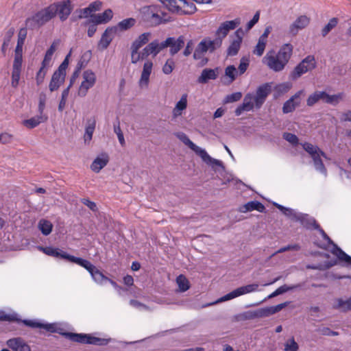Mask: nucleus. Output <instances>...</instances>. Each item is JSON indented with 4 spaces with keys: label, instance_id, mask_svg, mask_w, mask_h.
<instances>
[{
    "label": "nucleus",
    "instance_id": "20e7f679",
    "mask_svg": "<svg viewBox=\"0 0 351 351\" xmlns=\"http://www.w3.org/2000/svg\"><path fill=\"white\" fill-rule=\"evenodd\" d=\"M40 329H44L51 333H58L73 342L88 345L90 343L91 334L65 331L62 328L60 327L59 324L56 322L49 323L43 320Z\"/></svg>",
    "mask_w": 351,
    "mask_h": 351
},
{
    "label": "nucleus",
    "instance_id": "6e6d98bb",
    "mask_svg": "<svg viewBox=\"0 0 351 351\" xmlns=\"http://www.w3.org/2000/svg\"><path fill=\"white\" fill-rule=\"evenodd\" d=\"M299 346L293 337L289 339L285 343V351H298Z\"/></svg>",
    "mask_w": 351,
    "mask_h": 351
},
{
    "label": "nucleus",
    "instance_id": "f3484780",
    "mask_svg": "<svg viewBox=\"0 0 351 351\" xmlns=\"http://www.w3.org/2000/svg\"><path fill=\"white\" fill-rule=\"evenodd\" d=\"M302 93V90H298L283 104L282 112L284 114H289L293 112L295 108L300 105V96Z\"/></svg>",
    "mask_w": 351,
    "mask_h": 351
},
{
    "label": "nucleus",
    "instance_id": "2eb2a0df",
    "mask_svg": "<svg viewBox=\"0 0 351 351\" xmlns=\"http://www.w3.org/2000/svg\"><path fill=\"white\" fill-rule=\"evenodd\" d=\"M271 90V84L269 82L264 83L257 88L256 95L254 97L256 108H260L263 106Z\"/></svg>",
    "mask_w": 351,
    "mask_h": 351
},
{
    "label": "nucleus",
    "instance_id": "a19ab883",
    "mask_svg": "<svg viewBox=\"0 0 351 351\" xmlns=\"http://www.w3.org/2000/svg\"><path fill=\"white\" fill-rule=\"evenodd\" d=\"M176 283L180 292H185L189 290L191 287L189 280L183 274H180L177 276Z\"/></svg>",
    "mask_w": 351,
    "mask_h": 351
},
{
    "label": "nucleus",
    "instance_id": "4468645a",
    "mask_svg": "<svg viewBox=\"0 0 351 351\" xmlns=\"http://www.w3.org/2000/svg\"><path fill=\"white\" fill-rule=\"evenodd\" d=\"M241 24V19L236 18L233 20L226 21L221 23L215 32V36L221 38L223 40L231 30L236 29Z\"/></svg>",
    "mask_w": 351,
    "mask_h": 351
},
{
    "label": "nucleus",
    "instance_id": "c756f323",
    "mask_svg": "<svg viewBox=\"0 0 351 351\" xmlns=\"http://www.w3.org/2000/svg\"><path fill=\"white\" fill-rule=\"evenodd\" d=\"M116 34L114 32V27H108L101 35L100 40L99 42V47L101 49H106L110 45L112 40V34Z\"/></svg>",
    "mask_w": 351,
    "mask_h": 351
},
{
    "label": "nucleus",
    "instance_id": "1a4fd4ad",
    "mask_svg": "<svg viewBox=\"0 0 351 351\" xmlns=\"http://www.w3.org/2000/svg\"><path fill=\"white\" fill-rule=\"evenodd\" d=\"M0 321L15 322L16 324L22 323L26 327L32 329H40L43 322V319H21L19 315L16 312L5 313L3 311H0Z\"/></svg>",
    "mask_w": 351,
    "mask_h": 351
},
{
    "label": "nucleus",
    "instance_id": "4be33fe9",
    "mask_svg": "<svg viewBox=\"0 0 351 351\" xmlns=\"http://www.w3.org/2000/svg\"><path fill=\"white\" fill-rule=\"evenodd\" d=\"M6 344L13 351H31L29 346L21 337L10 339Z\"/></svg>",
    "mask_w": 351,
    "mask_h": 351
},
{
    "label": "nucleus",
    "instance_id": "774afa93",
    "mask_svg": "<svg viewBox=\"0 0 351 351\" xmlns=\"http://www.w3.org/2000/svg\"><path fill=\"white\" fill-rule=\"evenodd\" d=\"M317 332L321 334L322 335H324V336H328V337H331V336H338L339 335V333L337 331H335V330H332L330 328L328 327H322V328H319L317 329Z\"/></svg>",
    "mask_w": 351,
    "mask_h": 351
},
{
    "label": "nucleus",
    "instance_id": "b1692460",
    "mask_svg": "<svg viewBox=\"0 0 351 351\" xmlns=\"http://www.w3.org/2000/svg\"><path fill=\"white\" fill-rule=\"evenodd\" d=\"M309 23V19L305 15L298 16L289 27V33L296 35L300 29L306 27Z\"/></svg>",
    "mask_w": 351,
    "mask_h": 351
},
{
    "label": "nucleus",
    "instance_id": "f8f14e48",
    "mask_svg": "<svg viewBox=\"0 0 351 351\" xmlns=\"http://www.w3.org/2000/svg\"><path fill=\"white\" fill-rule=\"evenodd\" d=\"M82 76L83 81L78 90V96L80 97H84L87 95L88 90L94 86L97 80L95 73L90 69L85 70Z\"/></svg>",
    "mask_w": 351,
    "mask_h": 351
},
{
    "label": "nucleus",
    "instance_id": "c9c22d12",
    "mask_svg": "<svg viewBox=\"0 0 351 351\" xmlns=\"http://www.w3.org/2000/svg\"><path fill=\"white\" fill-rule=\"evenodd\" d=\"M209 51L208 45L207 42V38H205L202 40L196 48L194 50L193 58L195 60H201L203 58L204 53Z\"/></svg>",
    "mask_w": 351,
    "mask_h": 351
},
{
    "label": "nucleus",
    "instance_id": "a18cd8bd",
    "mask_svg": "<svg viewBox=\"0 0 351 351\" xmlns=\"http://www.w3.org/2000/svg\"><path fill=\"white\" fill-rule=\"evenodd\" d=\"M239 72L233 64L228 65L225 69V76L229 78L228 83L233 82L237 77Z\"/></svg>",
    "mask_w": 351,
    "mask_h": 351
},
{
    "label": "nucleus",
    "instance_id": "c03bdc74",
    "mask_svg": "<svg viewBox=\"0 0 351 351\" xmlns=\"http://www.w3.org/2000/svg\"><path fill=\"white\" fill-rule=\"evenodd\" d=\"M258 285L256 283L246 285L244 286L239 287L237 288V291L239 293V295H243L245 294L250 293L252 292H255L258 290Z\"/></svg>",
    "mask_w": 351,
    "mask_h": 351
},
{
    "label": "nucleus",
    "instance_id": "de8ad7c7",
    "mask_svg": "<svg viewBox=\"0 0 351 351\" xmlns=\"http://www.w3.org/2000/svg\"><path fill=\"white\" fill-rule=\"evenodd\" d=\"M182 4H183L184 9L182 8L181 14L191 15L194 14L197 10L196 6L193 1H187L186 0H182Z\"/></svg>",
    "mask_w": 351,
    "mask_h": 351
},
{
    "label": "nucleus",
    "instance_id": "69168bd1",
    "mask_svg": "<svg viewBox=\"0 0 351 351\" xmlns=\"http://www.w3.org/2000/svg\"><path fill=\"white\" fill-rule=\"evenodd\" d=\"M280 310L278 305L276 306H267L263 308V312L264 317H269L271 315H274L276 313L280 312Z\"/></svg>",
    "mask_w": 351,
    "mask_h": 351
},
{
    "label": "nucleus",
    "instance_id": "5fc2aeb1",
    "mask_svg": "<svg viewBox=\"0 0 351 351\" xmlns=\"http://www.w3.org/2000/svg\"><path fill=\"white\" fill-rule=\"evenodd\" d=\"M149 51L153 56H156L160 52V49L158 45V40L155 39L147 45Z\"/></svg>",
    "mask_w": 351,
    "mask_h": 351
},
{
    "label": "nucleus",
    "instance_id": "473e14b6",
    "mask_svg": "<svg viewBox=\"0 0 351 351\" xmlns=\"http://www.w3.org/2000/svg\"><path fill=\"white\" fill-rule=\"evenodd\" d=\"M327 92L326 90H316L313 93L308 95L306 99V105L309 107L313 106L319 101L325 103Z\"/></svg>",
    "mask_w": 351,
    "mask_h": 351
},
{
    "label": "nucleus",
    "instance_id": "680f3d73",
    "mask_svg": "<svg viewBox=\"0 0 351 351\" xmlns=\"http://www.w3.org/2000/svg\"><path fill=\"white\" fill-rule=\"evenodd\" d=\"M187 107V95L183 94L180 100L176 103L175 108L176 111H183Z\"/></svg>",
    "mask_w": 351,
    "mask_h": 351
},
{
    "label": "nucleus",
    "instance_id": "338daca9",
    "mask_svg": "<svg viewBox=\"0 0 351 351\" xmlns=\"http://www.w3.org/2000/svg\"><path fill=\"white\" fill-rule=\"evenodd\" d=\"M237 297H239V295L237 289H235L233 291L221 297L219 299H218L217 302H226L236 298Z\"/></svg>",
    "mask_w": 351,
    "mask_h": 351
},
{
    "label": "nucleus",
    "instance_id": "72a5a7b5",
    "mask_svg": "<svg viewBox=\"0 0 351 351\" xmlns=\"http://www.w3.org/2000/svg\"><path fill=\"white\" fill-rule=\"evenodd\" d=\"M136 23V20L134 18L130 17L119 21L116 25L111 26L114 27V32L118 31L125 32L130 29Z\"/></svg>",
    "mask_w": 351,
    "mask_h": 351
},
{
    "label": "nucleus",
    "instance_id": "f704fd0d",
    "mask_svg": "<svg viewBox=\"0 0 351 351\" xmlns=\"http://www.w3.org/2000/svg\"><path fill=\"white\" fill-rule=\"evenodd\" d=\"M96 127V119L95 117H90L87 119L86 126H85V133L84 136V143H86L87 141H90L93 138V135Z\"/></svg>",
    "mask_w": 351,
    "mask_h": 351
},
{
    "label": "nucleus",
    "instance_id": "393cba45",
    "mask_svg": "<svg viewBox=\"0 0 351 351\" xmlns=\"http://www.w3.org/2000/svg\"><path fill=\"white\" fill-rule=\"evenodd\" d=\"M218 67L215 69L206 68L203 69L197 78V82L200 84H206L210 80H216L218 77Z\"/></svg>",
    "mask_w": 351,
    "mask_h": 351
},
{
    "label": "nucleus",
    "instance_id": "f257e3e1",
    "mask_svg": "<svg viewBox=\"0 0 351 351\" xmlns=\"http://www.w3.org/2000/svg\"><path fill=\"white\" fill-rule=\"evenodd\" d=\"M38 249L47 256L62 260L66 263L74 264L85 269L90 275L92 280L97 285H103L109 280L97 267L86 258L75 256L53 246H38Z\"/></svg>",
    "mask_w": 351,
    "mask_h": 351
},
{
    "label": "nucleus",
    "instance_id": "423d86ee",
    "mask_svg": "<svg viewBox=\"0 0 351 351\" xmlns=\"http://www.w3.org/2000/svg\"><path fill=\"white\" fill-rule=\"evenodd\" d=\"M317 67V62L313 55H308L303 58L290 72L289 78L295 81L302 75L311 71Z\"/></svg>",
    "mask_w": 351,
    "mask_h": 351
},
{
    "label": "nucleus",
    "instance_id": "a878e982",
    "mask_svg": "<svg viewBox=\"0 0 351 351\" xmlns=\"http://www.w3.org/2000/svg\"><path fill=\"white\" fill-rule=\"evenodd\" d=\"M253 210L264 213L265 211V207L264 204L261 202L257 200H252L245 203L239 209V211L241 213H247Z\"/></svg>",
    "mask_w": 351,
    "mask_h": 351
},
{
    "label": "nucleus",
    "instance_id": "2f4dec72",
    "mask_svg": "<svg viewBox=\"0 0 351 351\" xmlns=\"http://www.w3.org/2000/svg\"><path fill=\"white\" fill-rule=\"evenodd\" d=\"M47 119V115L38 113L36 116L23 120V124L29 129H33L37 127L40 123H45Z\"/></svg>",
    "mask_w": 351,
    "mask_h": 351
},
{
    "label": "nucleus",
    "instance_id": "ddd939ff",
    "mask_svg": "<svg viewBox=\"0 0 351 351\" xmlns=\"http://www.w3.org/2000/svg\"><path fill=\"white\" fill-rule=\"evenodd\" d=\"M244 32L241 27L237 28L230 37H234L231 40L230 45L227 48L226 53L228 56H234L239 53L243 42Z\"/></svg>",
    "mask_w": 351,
    "mask_h": 351
},
{
    "label": "nucleus",
    "instance_id": "0e129e2a",
    "mask_svg": "<svg viewBox=\"0 0 351 351\" xmlns=\"http://www.w3.org/2000/svg\"><path fill=\"white\" fill-rule=\"evenodd\" d=\"M250 64V60L245 57H242L240 60L239 64V75L243 74L247 69Z\"/></svg>",
    "mask_w": 351,
    "mask_h": 351
},
{
    "label": "nucleus",
    "instance_id": "9b49d317",
    "mask_svg": "<svg viewBox=\"0 0 351 351\" xmlns=\"http://www.w3.org/2000/svg\"><path fill=\"white\" fill-rule=\"evenodd\" d=\"M145 14L147 20L151 21L154 25H158L170 21L169 19L167 18V14L158 5H151L148 6Z\"/></svg>",
    "mask_w": 351,
    "mask_h": 351
},
{
    "label": "nucleus",
    "instance_id": "9d476101",
    "mask_svg": "<svg viewBox=\"0 0 351 351\" xmlns=\"http://www.w3.org/2000/svg\"><path fill=\"white\" fill-rule=\"evenodd\" d=\"M49 8L52 12L53 18L58 15L59 19L62 22L65 21L69 18L73 10V5L71 0H62L53 2L49 4Z\"/></svg>",
    "mask_w": 351,
    "mask_h": 351
},
{
    "label": "nucleus",
    "instance_id": "603ef678",
    "mask_svg": "<svg viewBox=\"0 0 351 351\" xmlns=\"http://www.w3.org/2000/svg\"><path fill=\"white\" fill-rule=\"evenodd\" d=\"M338 23V19L333 17L329 20L327 24L322 29V35L326 36L334 27L337 26Z\"/></svg>",
    "mask_w": 351,
    "mask_h": 351
},
{
    "label": "nucleus",
    "instance_id": "49530a36",
    "mask_svg": "<svg viewBox=\"0 0 351 351\" xmlns=\"http://www.w3.org/2000/svg\"><path fill=\"white\" fill-rule=\"evenodd\" d=\"M114 341V340L112 338L96 337L91 334L89 345L104 346L108 345L109 343Z\"/></svg>",
    "mask_w": 351,
    "mask_h": 351
},
{
    "label": "nucleus",
    "instance_id": "4d7b16f0",
    "mask_svg": "<svg viewBox=\"0 0 351 351\" xmlns=\"http://www.w3.org/2000/svg\"><path fill=\"white\" fill-rule=\"evenodd\" d=\"M283 138L291 144L293 146H297L299 145V138L298 137L293 133L290 132H284L282 134Z\"/></svg>",
    "mask_w": 351,
    "mask_h": 351
},
{
    "label": "nucleus",
    "instance_id": "e2e57ef3",
    "mask_svg": "<svg viewBox=\"0 0 351 351\" xmlns=\"http://www.w3.org/2000/svg\"><path fill=\"white\" fill-rule=\"evenodd\" d=\"M46 99H47L46 95L44 93H40L39 98H38V113L40 114H44L43 112H44V110L45 108Z\"/></svg>",
    "mask_w": 351,
    "mask_h": 351
},
{
    "label": "nucleus",
    "instance_id": "864d4df0",
    "mask_svg": "<svg viewBox=\"0 0 351 351\" xmlns=\"http://www.w3.org/2000/svg\"><path fill=\"white\" fill-rule=\"evenodd\" d=\"M48 68L46 66H40L38 71L36 72V82L38 86L41 85L45 80V77L46 76V74L47 73Z\"/></svg>",
    "mask_w": 351,
    "mask_h": 351
},
{
    "label": "nucleus",
    "instance_id": "5701e85b",
    "mask_svg": "<svg viewBox=\"0 0 351 351\" xmlns=\"http://www.w3.org/2000/svg\"><path fill=\"white\" fill-rule=\"evenodd\" d=\"M169 40L168 47L169 48L171 56L178 53L184 45V38L183 36H180L178 38L169 36Z\"/></svg>",
    "mask_w": 351,
    "mask_h": 351
},
{
    "label": "nucleus",
    "instance_id": "f03ea898",
    "mask_svg": "<svg viewBox=\"0 0 351 351\" xmlns=\"http://www.w3.org/2000/svg\"><path fill=\"white\" fill-rule=\"evenodd\" d=\"M293 46L285 43L276 53L274 51H268L263 58V63L274 72L278 73L285 69L293 53Z\"/></svg>",
    "mask_w": 351,
    "mask_h": 351
},
{
    "label": "nucleus",
    "instance_id": "6ab92c4d",
    "mask_svg": "<svg viewBox=\"0 0 351 351\" xmlns=\"http://www.w3.org/2000/svg\"><path fill=\"white\" fill-rule=\"evenodd\" d=\"M113 17V13L111 9H106L102 13L92 14L90 19L86 21V23H94L95 24H106L108 23Z\"/></svg>",
    "mask_w": 351,
    "mask_h": 351
},
{
    "label": "nucleus",
    "instance_id": "4c0bfd02",
    "mask_svg": "<svg viewBox=\"0 0 351 351\" xmlns=\"http://www.w3.org/2000/svg\"><path fill=\"white\" fill-rule=\"evenodd\" d=\"M241 320H252L258 318L264 317L263 308H258L254 311H247L238 315Z\"/></svg>",
    "mask_w": 351,
    "mask_h": 351
},
{
    "label": "nucleus",
    "instance_id": "8fccbe9b",
    "mask_svg": "<svg viewBox=\"0 0 351 351\" xmlns=\"http://www.w3.org/2000/svg\"><path fill=\"white\" fill-rule=\"evenodd\" d=\"M343 95V93H339L334 95H330L327 93L325 103L336 106L339 103L340 100L342 99Z\"/></svg>",
    "mask_w": 351,
    "mask_h": 351
},
{
    "label": "nucleus",
    "instance_id": "e433bc0d",
    "mask_svg": "<svg viewBox=\"0 0 351 351\" xmlns=\"http://www.w3.org/2000/svg\"><path fill=\"white\" fill-rule=\"evenodd\" d=\"M153 67V62L151 60H147L145 62L141 73L139 84L141 85L145 84H148L149 81V77L152 73Z\"/></svg>",
    "mask_w": 351,
    "mask_h": 351
},
{
    "label": "nucleus",
    "instance_id": "6e6552de",
    "mask_svg": "<svg viewBox=\"0 0 351 351\" xmlns=\"http://www.w3.org/2000/svg\"><path fill=\"white\" fill-rule=\"evenodd\" d=\"M322 239L331 245L332 247L330 250L331 253L337 257L338 260L343 263V267H351V256L346 253L337 244H336L325 232V231L319 226V228H316Z\"/></svg>",
    "mask_w": 351,
    "mask_h": 351
},
{
    "label": "nucleus",
    "instance_id": "052dcab7",
    "mask_svg": "<svg viewBox=\"0 0 351 351\" xmlns=\"http://www.w3.org/2000/svg\"><path fill=\"white\" fill-rule=\"evenodd\" d=\"M175 67V62L173 59L169 58L162 66V72L166 75H169L172 73Z\"/></svg>",
    "mask_w": 351,
    "mask_h": 351
},
{
    "label": "nucleus",
    "instance_id": "a211bd4d",
    "mask_svg": "<svg viewBox=\"0 0 351 351\" xmlns=\"http://www.w3.org/2000/svg\"><path fill=\"white\" fill-rule=\"evenodd\" d=\"M66 73H63L56 69L52 74L49 84V89L51 92L57 90L65 81Z\"/></svg>",
    "mask_w": 351,
    "mask_h": 351
},
{
    "label": "nucleus",
    "instance_id": "412c9836",
    "mask_svg": "<svg viewBox=\"0 0 351 351\" xmlns=\"http://www.w3.org/2000/svg\"><path fill=\"white\" fill-rule=\"evenodd\" d=\"M297 222H300L307 230L319 228V224L316 219L306 213H300Z\"/></svg>",
    "mask_w": 351,
    "mask_h": 351
},
{
    "label": "nucleus",
    "instance_id": "bb28decb",
    "mask_svg": "<svg viewBox=\"0 0 351 351\" xmlns=\"http://www.w3.org/2000/svg\"><path fill=\"white\" fill-rule=\"evenodd\" d=\"M273 205L276 208H278L285 217L293 221L297 222L300 212H298L293 208L286 207L275 202H273Z\"/></svg>",
    "mask_w": 351,
    "mask_h": 351
},
{
    "label": "nucleus",
    "instance_id": "3c124183",
    "mask_svg": "<svg viewBox=\"0 0 351 351\" xmlns=\"http://www.w3.org/2000/svg\"><path fill=\"white\" fill-rule=\"evenodd\" d=\"M206 38L210 53H213L216 49L220 48L222 45L223 40L217 36H216L215 38L213 40L208 37Z\"/></svg>",
    "mask_w": 351,
    "mask_h": 351
},
{
    "label": "nucleus",
    "instance_id": "ea45409f",
    "mask_svg": "<svg viewBox=\"0 0 351 351\" xmlns=\"http://www.w3.org/2000/svg\"><path fill=\"white\" fill-rule=\"evenodd\" d=\"M92 57V51L90 50H88L85 51L81 56L80 59L77 62L75 69L78 71H81L82 69L86 67L90 60Z\"/></svg>",
    "mask_w": 351,
    "mask_h": 351
},
{
    "label": "nucleus",
    "instance_id": "cd10ccee",
    "mask_svg": "<svg viewBox=\"0 0 351 351\" xmlns=\"http://www.w3.org/2000/svg\"><path fill=\"white\" fill-rule=\"evenodd\" d=\"M151 37L150 32H144L140 34L132 43L130 49H133V53H136L143 45L148 44Z\"/></svg>",
    "mask_w": 351,
    "mask_h": 351
},
{
    "label": "nucleus",
    "instance_id": "7c9ffc66",
    "mask_svg": "<svg viewBox=\"0 0 351 351\" xmlns=\"http://www.w3.org/2000/svg\"><path fill=\"white\" fill-rule=\"evenodd\" d=\"M108 162L106 154L97 156L90 165V169L95 173H99Z\"/></svg>",
    "mask_w": 351,
    "mask_h": 351
},
{
    "label": "nucleus",
    "instance_id": "13d9d810",
    "mask_svg": "<svg viewBox=\"0 0 351 351\" xmlns=\"http://www.w3.org/2000/svg\"><path fill=\"white\" fill-rule=\"evenodd\" d=\"M267 42L261 40H258V42L253 50V53L258 56H261L265 49Z\"/></svg>",
    "mask_w": 351,
    "mask_h": 351
},
{
    "label": "nucleus",
    "instance_id": "0eeeda50",
    "mask_svg": "<svg viewBox=\"0 0 351 351\" xmlns=\"http://www.w3.org/2000/svg\"><path fill=\"white\" fill-rule=\"evenodd\" d=\"M302 148L311 156L313 160L315 168L322 174L326 175V169L324 165L321 156L326 157V154L318 146L308 142L301 143Z\"/></svg>",
    "mask_w": 351,
    "mask_h": 351
},
{
    "label": "nucleus",
    "instance_id": "39448f33",
    "mask_svg": "<svg viewBox=\"0 0 351 351\" xmlns=\"http://www.w3.org/2000/svg\"><path fill=\"white\" fill-rule=\"evenodd\" d=\"M53 18L49 5L40 9L25 21V25L30 30L38 29Z\"/></svg>",
    "mask_w": 351,
    "mask_h": 351
},
{
    "label": "nucleus",
    "instance_id": "dca6fc26",
    "mask_svg": "<svg viewBox=\"0 0 351 351\" xmlns=\"http://www.w3.org/2000/svg\"><path fill=\"white\" fill-rule=\"evenodd\" d=\"M302 287V284H301V283H298V284H294V285H287L285 284V285L279 287L278 288H277L274 291H273L271 293H270L263 300H262L259 302L255 303V304H247V305H246L245 308H249V307L258 305L267 299H271V298H275L278 295H282V294H283L287 291H289L301 289Z\"/></svg>",
    "mask_w": 351,
    "mask_h": 351
},
{
    "label": "nucleus",
    "instance_id": "79ce46f5",
    "mask_svg": "<svg viewBox=\"0 0 351 351\" xmlns=\"http://www.w3.org/2000/svg\"><path fill=\"white\" fill-rule=\"evenodd\" d=\"M182 0H167L165 6L168 8V10L174 13H182V7L180 4H182Z\"/></svg>",
    "mask_w": 351,
    "mask_h": 351
},
{
    "label": "nucleus",
    "instance_id": "c85d7f7f",
    "mask_svg": "<svg viewBox=\"0 0 351 351\" xmlns=\"http://www.w3.org/2000/svg\"><path fill=\"white\" fill-rule=\"evenodd\" d=\"M332 308L341 313L351 311V296L346 300L342 298H336L335 303L332 304Z\"/></svg>",
    "mask_w": 351,
    "mask_h": 351
},
{
    "label": "nucleus",
    "instance_id": "7ed1b4c3",
    "mask_svg": "<svg viewBox=\"0 0 351 351\" xmlns=\"http://www.w3.org/2000/svg\"><path fill=\"white\" fill-rule=\"evenodd\" d=\"M174 136L193 150L208 165L212 167L217 166L223 169H224V165L221 160L211 157L205 149L195 144L184 132H176L174 133Z\"/></svg>",
    "mask_w": 351,
    "mask_h": 351
},
{
    "label": "nucleus",
    "instance_id": "09e8293b",
    "mask_svg": "<svg viewBox=\"0 0 351 351\" xmlns=\"http://www.w3.org/2000/svg\"><path fill=\"white\" fill-rule=\"evenodd\" d=\"M56 47L54 44H52L49 48L46 51L44 58L41 62V65L47 68L50 66V62L52 58V56L55 51Z\"/></svg>",
    "mask_w": 351,
    "mask_h": 351
},
{
    "label": "nucleus",
    "instance_id": "bf43d9fd",
    "mask_svg": "<svg viewBox=\"0 0 351 351\" xmlns=\"http://www.w3.org/2000/svg\"><path fill=\"white\" fill-rule=\"evenodd\" d=\"M242 97L241 92H235L229 95H227L224 99V104L233 103L239 101Z\"/></svg>",
    "mask_w": 351,
    "mask_h": 351
},
{
    "label": "nucleus",
    "instance_id": "37998d69",
    "mask_svg": "<svg viewBox=\"0 0 351 351\" xmlns=\"http://www.w3.org/2000/svg\"><path fill=\"white\" fill-rule=\"evenodd\" d=\"M14 33H15V29L13 27H10L5 33L2 46H1V51L3 53L5 52Z\"/></svg>",
    "mask_w": 351,
    "mask_h": 351
},
{
    "label": "nucleus",
    "instance_id": "aec40b11",
    "mask_svg": "<svg viewBox=\"0 0 351 351\" xmlns=\"http://www.w3.org/2000/svg\"><path fill=\"white\" fill-rule=\"evenodd\" d=\"M254 97L252 93L245 95L243 102L234 110L236 116H240L244 111H250L254 108Z\"/></svg>",
    "mask_w": 351,
    "mask_h": 351
},
{
    "label": "nucleus",
    "instance_id": "58836bf2",
    "mask_svg": "<svg viewBox=\"0 0 351 351\" xmlns=\"http://www.w3.org/2000/svg\"><path fill=\"white\" fill-rule=\"evenodd\" d=\"M52 223L45 219H41L38 223V228L44 236L49 235L53 230Z\"/></svg>",
    "mask_w": 351,
    "mask_h": 351
}]
</instances>
